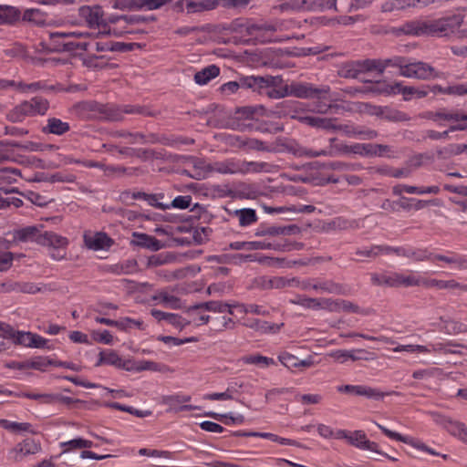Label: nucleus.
Wrapping results in <instances>:
<instances>
[{
  "instance_id": "nucleus-51",
  "label": "nucleus",
  "mask_w": 467,
  "mask_h": 467,
  "mask_svg": "<svg viewBox=\"0 0 467 467\" xmlns=\"http://www.w3.org/2000/svg\"><path fill=\"white\" fill-rule=\"evenodd\" d=\"M205 416L213 418V419L218 420H223L224 419L225 420L223 422L225 424H230V423H233V424H242V423L244 422V417L243 415H241V414H238L236 416H233L232 413L218 414L216 412H206Z\"/></svg>"
},
{
  "instance_id": "nucleus-2",
  "label": "nucleus",
  "mask_w": 467,
  "mask_h": 467,
  "mask_svg": "<svg viewBox=\"0 0 467 467\" xmlns=\"http://www.w3.org/2000/svg\"><path fill=\"white\" fill-rule=\"evenodd\" d=\"M273 165L264 161H246L240 159H227L216 161L208 170L221 174H249L269 172Z\"/></svg>"
},
{
  "instance_id": "nucleus-31",
  "label": "nucleus",
  "mask_w": 467,
  "mask_h": 467,
  "mask_svg": "<svg viewBox=\"0 0 467 467\" xmlns=\"http://www.w3.org/2000/svg\"><path fill=\"white\" fill-rule=\"evenodd\" d=\"M41 231L37 226L30 225L14 232V239L19 242H36L38 244V237H41Z\"/></svg>"
},
{
  "instance_id": "nucleus-64",
  "label": "nucleus",
  "mask_w": 467,
  "mask_h": 467,
  "mask_svg": "<svg viewBox=\"0 0 467 467\" xmlns=\"http://www.w3.org/2000/svg\"><path fill=\"white\" fill-rule=\"evenodd\" d=\"M307 0H289L282 5L283 10L306 11Z\"/></svg>"
},
{
  "instance_id": "nucleus-1",
  "label": "nucleus",
  "mask_w": 467,
  "mask_h": 467,
  "mask_svg": "<svg viewBox=\"0 0 467 467\" xmlns=\"http://www.w3.org/2000/svg\"><path fill=\"white\" fill-rule=\"evenodd\" d=\"M463 23L462 15H452L438 19L414 20L404 24L400 30L411 36H445L453 33Z\"/></svg>"
},
{
  "instance_id": "nucleus-59",
  "label": "nucleus",
  "mask_w": 467,
  "mask_h": 467,
  "mask_svg": "<svg viewBox=\"0 0 467 467\" xmlns=\"http://www.w3.org/2000/svg\"><path fill=\"white\" fill-rule=\"evenodd\" d=\"M234 307H238L243 313H251L254 315L266 316L268 315V311L265 310L263 306L255 305V304H237L234 305Z\"/></svg>"
},
{
  "instance_id": "nucleus-55",
  "label": "nucleus",
  "mask_w": 467,
  "mask_h": 467,
  "mask_svg": "<svg viewBox=\"0 0 467 467\" xmlns=\"http://www.w3.org/2000/svg\"><path fill=\"white\" fill-rule=\"evenodd\" d=\"M2 427L7 431H10L12 432H32L31 430V424L27 422H16V421H10L7 420H4L1 422Z\"/></svg>"
},
{
  "instance_id": "nucleus-15",
  "label": "nucleus",
  "mask_w": 467,
  "mask_h": 467,
  "mask_svg": "<svg viewBox=\"0 0 467 467\" xmlns=\"http://www.w3.org/2000/svg\"><path fill=\"white\" fill-rule=\"evenodd\" d=\"M348 442L360 450H368L379 453L380 455L386 456L389 459L395 461L396 459L388 456L386 453L379 450L378 443L374 441H370L368 440L365 432L363 431H355L350 433Z\"/></svg>"
},
{
  "instance_id": "nucleus-45",
  "label": "nucleus",
  "mask_w": 467,
  "mask_h": 467,
  "mask_svg": "<svg viewBox=\"0 0 467 467\" xmlns=\"http://www.w3.org/2000/svg\"><path fill=\"white\" fill-rule=\"evenodd\" d=\"M113 138H124L130 144H146L145 135L140 132H129L127 130H116L110 133Z\"/></svg>"
},
{
  "instance_id": "nucleus-44",
  "label": "nucleus",
  "mask_w": 467,
  "mask_h": 467,
  "mask_svg": "<svg viewBox=\"0 0 467 467\" xmlns=\"http://www.w3.org/2000/svg\"><path fill=\"white\" fill-rule=\"evenodd\" d=\"M153 300H158L166 307L171 309H180L182 307L181 299L173 295H170L167 292H160L153 296Z\"/></svg>"
},
{
  "instance_id": "nucleus-60",
  "label": "nucleus",
  "mask_w": 467,
  "mask_h": 467,
  "mask_svg": "<svg viewBox=\"0 0 467 467\" xmlns=\"http://www.w3.org/2000/svg\"><path fill=\"white\" fill-rule=\"evenodd\" d=\"M130 26H127L124 23L119 24L118 26H109L107 30L108 35H113L117 37L123 36L126 34H133V33H143V31H135L130 28Z\"/></svg>"
},
{
  "instance_id": "nucleus-10",
  "label": "nucleus",
  "mask_w": 467,
  "mask_h": 467,
  "mask_svg": "<svg viewBox=\"0 0 467 467\" xmlns=\"http://www.w3.org/2000/svg\"><path fill=\"white\" fill-rule=\"evenodd\" d=\"M79 17L89 28L106 29L107 23L100 5H82L78 8Z\"/></svg>"
},
{
  "instance_id": "nucleus-34",
  "label": "nucleus",
  "mask_w": 467,
  "mask_h": 467,
  "mask_svg": "<svg viewBox=\"0 0 467 467\" xmlns=\"http://www.w3.org/2000/svg\"><path fill=\"white\" fill-rule=\"evenodd\" d=\"M38 244L47 246L48 248L67 247L68 241L66 237L53 232H45L41 234V237H38Z\"/></svg>"
},
{
  "instance_id": "nucleus-52",
  "label": "nucleus",
  "mask_w": 467,
  "mask_h": 467,
  "mask_svg": "<svg viewBox=\"0 0 467 467\" xmlns=\"http://www.w3.org/2000/svg\"><path fill=\"white\" fill-rule=\"evenodd\" d=\"M243 362L245 364H253L262 368L269 367L275 364V361L271 358H267L261 355H249L243 358Z\"/></svg>"
},
{
  "instance_id": "nucleus-50",
  "label": "nucleus",
  "mask_w": 467,
  "mask_h": 467,
  "mask_svg": "<svg viewBox=\"0 0 467 467\" xmlns=\"http://www.w3.org/2000/svg\"><path fill=\"white\" fill-rule=\"evenodd\" d=\"M113 9L121 11H140L138 0H109Z\"/></svg>"
},
{
  "instance_id": "nucleus-3",
  "label": "nucleus",
  "mask_w": 467,
  "mask_h": 467,
  "mask_svg": "<svg viewBox=\"0 0 467 467\" xmlns=\"http://www.w3.org/2000/svg\"><path fill=\"white\" fill-rule=\"evenodd\" d=\"M49 109V101L39 96L24 100L14 107L6 115L13 123L23 122L27 117L44 116Z\"/></svg>"
},
{
  "instance_id": "nucleus-27",
  "label": "nucleus",
  "mask_w": 467,
  "mask_h": 467,
  "mask_svg": "<svg viewBox=\"0 0 467 467\" xmlns=\"http://www.w3.org/2000/svg\"><path fill=\"white\" fill-rule=\"evenodd\" d=\"M405 192L410 194H438L440 192L439 186H429V187H416L406 184H398L392 188V192L395 195H401Z\"/></svg>"
},
{
  "instance_id": "nucleus-36",
  "label": "nucleus",
  "mask_w": 467,
  "mask_h": 467,
  "mask_svg": "<svg viewBox=\"0 0 467 467\" xmlns=\"http://www.w3.org/2000/svg\"><path fill=\"white\" fill-rule=\"evenodd\" d=\"M218 0H187V14L202 13L215 9Z\"/></svg>"
},
{
  "instance_id": "nucleus-8",
  "label": "nucleus",
  "mask_w": 467,
  "mask_h": 467,
  "mask_svg": "<svg viewBox=\"0 0 467 467\" xmlns=\"http://www.w3.org/2000/svg\"><path fill=\"white\" fill-rule=\"evenodd\" d=\"M245 31L246 34L257 43L265 44L277 41L275 37L277 26L271 23H247Z\"/></svg>"
},
{
  "instance_id": "nucleus-5",
  "label": "nucleus",
  "mask_w": 467,
  "mask_h": 467,
  "mask_svg": "<svg viewBox=\"0 0 467 467\" xmlns=\"http://www.w3.org/2000/svg\"><path fill=\"white\" fill-rule=\"evenodd\" d=\"M400 75L405 78L430 80L441 78L444 74L423 61H406Z\"/></svg>"
},
{
  "instance_id": "nucleus-48",
  "label": "nucleus",
  "mask_w": 467,
  "mask_h": 467,
  "mask_svg": "<svg viewBox=\"0 0 467 467\" xmlns=\"http://www.w3.org/2000/svg\"><path fill=\"white\" fill-rule=\"evenodd\" d=\"M128 371L140 372L144 370L159 371L161 370L160 364L150 360H140L133 363L130 367L127 368Z\"/></svg>"
},
{
  "instance_id": "nucleus-25",
  "label": "nucleus",
  "mask_w": 467,
  "mask_h": 467,
  "mask_svg": "<svg viewBox=\"0 0 467 467\" xmlns=\"http://www.w3.org/2000/svg\"><path fill=\"white\" fill-rule=\"evenodd\" d=\"M150 314L156 320H164L167 323L172 325L176 328L182 329L183 327L190 324V322H187L185 318H183L178 314L166 313L158 309H152L150 311Z\"/></svg>"
},
{
  "instance_id": "nucleus-33",
  "label": "nucleus",
  "mask_w": 467,
  "mask_h": 467,
  "mask_svg": "<svg viewBox=\"0 0 467 467\" xmlns=\"http://www.w3.org/2000/svg\"><path fill=\"white\" fill-rule=\"evenodd\" d=\"M231 215L238 220L241 227H247L256 223L258 216L255 210L252 208L237 209L231 213Z\"/></svg>"
},
{
  "instance_id": "nucleus-22",
  "label": "nucleus",
  "mask_w": 467,
  "mask_h": 467,
  "mask_svg": "<svg viewBox=\"0 0 467 467\" xmlns=\"http://www.w3.org/2000/svg\"><path fill=\"white\" fill-rule=\"evenodd\" d=\"M85 245L94 251L109 247L112 240L105 233H86L83 236Z\"/></svg>"
},
{
  "instance_id": "nucleus-12",
  "label": "nucleus",
  "mask_w": 467,
  "mask_h": 467,
  "mask_svg": "<svg viewBox=\"0 0 467 467\" xmlns=\"http://www.w3.org/2000/svg\"><path fill=\"white\" fill-rule=\"evenodd\" d=\"M372 92L379 94H398L401 93L405 100H410L412 96L418 99L425 98L429 91L425 88H418L415 87L402 86L401 83L397 82L393 85H386L383 88H371Z\"/></svg>"
},
{
  "instance_id": "nucleus-43",
  "label": "nucleus",
  "mask_w": 467,
  "mask_h": 467,
  "mask_svg": "<svg viewBox=\"0 0 467 467\" xmlns=\"http://www.w3.org/2000/svg\"><path fill=\"white\" fill-rule=\"evenodd\" d=\"M188 165L192 166V168L194 169V173H190L186 170H184L182 171V174H186L187 176L196 180H201L204 176L205 171H207L205 161L194 156L188 159Z\"/></svg>"
},
{
  "instance_id": "nucleus-14",
  "label": "nucleus",
  "mask_w": 467,
  "mask_h": 467,
  "mask_svg": "<svg viewBox=\"0 0 467 467\" xmlns=\"http://www.w3.org/2000/svg\"><path fill=\"white\" fill-rule=\"evenodd\" d=\"M190 400L191 396L183 394L167 395L161 398V403L168 406L167 411L175 413L200 409L198 406L185 404Z\"/></svg>"
},
{
  "instance_id": "nucleus-17",
  "label": "nucleus",
  "mask_w": 467,
  "mask_h": 467,
  "mask_svg": "<svg viewBox=\"0 0 467 467\" xmlns=\"http://www.w3.org/2000/svg\"><path fill=\"white\" fill-rule=\"evenodd\" d=\"M407 58L400 56H395L393 57L386 59H370L369 64L371 72L375 71L379 74H382L385 69L389 67H398L400 72H402V67L405 66Z\"/></svg>"
},
{
  "instance_id": "nucleus-28",
  "label": "nucleus",
  "mask_w": 467,
  "mask_h": 467,
  "mask_svg": "<svg viewBox=\"0 0 467 467\" xmlns=\"http://www.w3.org/2000/svg\"><path fill=\"white\" fill-rule=\"evenodd\" d=\"M134 240L132 243L140 247L150 249L151 251H159L163 247L162 243L156 237L147 234L134 233Z\"/></svg>"
},
{
  "instance_id": "nucleus-11",
  "label": "nucleus",
  "mask_w": 467,
  "mask_h": 467,
  "mask_svg": "<svg viewBox=\"0 0 467 467\" xmlns=\"http://www.w3.org/2000/svg\"><path fill=\"white\" fill-rule=\"evenodd\" d=\"M341 393H350L357 396H364L374 400H380L386 396L399 395L396 391L383 392L379 389L371 388L364 385H341L337 388Z\"/></svg>"
},
{
  "instance_id": "nucleus-32",
  "label": "nucleus",
  "mask_w": 467,
  "mask_h": 467,
  "mask_svg": "<svg viewBox=\"0 0 467 467\" xmlns=\"http://www.w3.org/2000/svg\"><path fill=\"white\" fill-rule=\"evenodd\" d=\"M441 120L456 123H467V114L456 110L442 108L439 109L438 124L442 125Z\"/></svg>"
},
{
  "instance_id": "nucleus-24",
  "label": "nucleus",
  "mask_w": 467,
  "mask_h": 467,
  "mask_svg": "<svg viewBox=\"0 0 467 467\" xmlns=\"http://www.w3.org/2000/svg\"><path fill=\"white\" fill-rule=\"evenodd\" d=\"M70 130L68 122L63 121L62 119L51 117L47 119V124L42 128L44 134H53L57 136H62L67 133Z\"/></svg>"
},
{
  "instance_id": "nucleus-19",
  "label": "nucleus",
  "mask_w": 467,
  "mask_h": 467,
  "mask_svg": "<svg viewBox=\"0 0 467 467\" xmlns=\"http://www.w3.org/2000/svg\"><path fill=\"white\" fill-rule=\"evenodd\" d=\"M233 307H234V305H230L222 301L212 300L190 306L187 310V313L194 314V312L197 310H206L213 313L228 312L230 315H233Z\"/></svg>"
},
{
  "instance_id": "nucleus-63",
  "label": "nucleus",
  "mask_w": 467,
  "mask_h": 467,
  "mask_svg": "<svg viewBox=\"0 0 467 467\" xmlns=\"http://www.w3.org/2000/svg\"><path fill=\"white\" fill-rule=\"evenodd\" d=\"M205 310H197L194 314H189L192 319L189 321L194 323L196 326L205 325L212 320L213 317L204 314Z\"/></svg>"
},
{
  "instance_id": "nucleus-56",
  "label": "nucleus",
  "mask_w": 467,
  "mask_h": 467,
  "mask_svg": "<svg viewBox=\"0 0 467 467\" xmlns=\"http://www.w3.org/2000/svg\"><path fill=\"white\" fill-rule=\"evenodd\" d=\"M293 305H298L307 309L318 310V298L306 297L305 296H296L290 300Z\"/></svg>"
},
{
  "instance_id": "nucleus-57",
  "label": "nucleus",
  "mask_w": 467,
  "mask_h": 467,
  "mask_svg": "<svg viewBox=\"0 0 467 467\" xmlns=\"http://www.w3.org/2000/svg\"><path fill=\"white\" fill-rule=\"evenodd\" d=\"M173 0H138L140 10L152 11L161 9Z\"/></svg>"
},
{
  "instance_id": "nucleus-38",
  "label": "nucleus",
  "mask_w": 467,
  "mask_h": 467,
  "mask_svg": "<svg viewBox=\"0 0 467 467\" xmlns=\"http://www.w3.org/2000/svg\"><path fill=\"white\" fill-rule=\"evenodd\" d=\"M420 285L425 287H437L438 289H467V285H462L457 281L451 280H438V279H422L420 278Z\"/></svg>"
},
{
  "instance_id": "nucleus-54",
  "label": "nucleus",
  "mask_w": 467,
  "mask_h": 467,
  "mask_svg": "<svg viewBox=\"0 0 467 467\" xmlns=\"http://www.w3.org/2000/svg\"><path fill=\"white\" fill-rule=\"evenodd\" d=\"M212 322H213V328L216 331L234 329V326H235V322L231 317H227L224 316L213 317Z\"/></svg>"
},
{
  "instance_id": "nucleus-47",
  "label": "nucleus",
  "mask_w": 467,
  "mask_h": 467,
  "mask_svg": "<svg viewBox=\"0 0 467 467\" xmlns=\"http://www.w3.org/2000/svg\"><path fill=\"white\" fill-rule=\"evenodd\" d=\"M413 6L414 0H389L382 5L381 9L383 12H392Z\"/></svg>"
},
{
  "instance_id": "nucleus-23",
  "label": "nucleus",
  "mask_w": 467,
  "mask_h": 467,
  "mask_svg": "<svg viewBox=\"0 0 467 467\" xmlns=\"http://www.w3.org/2000/svg\"><path fill=\"white\" fill-rule=\"evenodd\" d=\"M41 451L40 443L36 442L33 439H26L22 442L18 443L13 450L15 453V460L21 461L24 456L36 454Z\"/></svg>"
},
{
  "instance_id": "nucleus-40",
  "label": "nucleus",
  "mask_w": 467,
  "mask_h": 467,
  "mask_svg": "<svg viewBox=\"0 0 467 467\" xmlns=\"http://www.w3.org/2000/svg\"><path fill=\"white\" fill-rule=\"evenodd\" d=\"M5 328H7V330L5 332L10 336V339L13 343L30 348L33 333L15 330L11 326Z\"/></svg>"
},
{
  "instance_id": "nucleus-46",
  "label": "nucleus",
  "mask_w": 467,
  "mask_h": 467,
  "mask_svg": "<svg viewBox=\"0 0 467 467\" xmlns=\"http://www.w3.org/2000/svg\"><path fill=\"white\" fill-rule=\"evenodd\" d=\"M273 78H275V85L265 88L261 94H265L268 98L275 99H283V98L288 96L287 85H285L280 88H276V87L282 81V79L279 77H273Z\"/></svg>"
},
{
  "instance_id": "nucleus-39",
  "label": "nucleus",
  "mask_w": 467,
  "mask_h": 467,
  "mask_svg": "<svg viewBox=\"0 0 467 467\" xmlns=\"http://www.w3.org/2000/svg\"><path fill=\"white\" fill-rule=\"evenodd\" d=\"M21 12L12 5H0V25H14L20 20Z\"/></svg>"
},
{
  "instance_id": "nucleus-58",
  "label": "nucleus",
  "mask_w": 467,
  "mask_h": 467,
  "mask_svg": "<svg viewBox=\"0 0 467 467\" xmlns=\"http://www.w3.org/2000/svg\"><path fill=\"white\" fill-rule=\"evenodd\" d=\"M104 357L106 364L114 366L119 368H123L127 370V365L124 360L113 350L104 351Z\"/></svg>"
},
{
  "instance_id": "nucleus-21",
  "label": "nucleus",
  "mask_w": 467,
  "mask_h": 467,
  "mask_svg": "<svg viewBox=\"0 0 467 467\" xmlns=\"http://www.w3.org/2000/svg\"><path fill=\"white\" fill-rule=\"evenodd\" d=\"M443 262L451 265L453 269H467V258L452 251H448L445 254H433L432 263Z\"/></svg>"
},
{
  "instance_id": "nucleus-41",
  "label": "nucleus",
  "mask_w": 467,
  "mask_h": 467,
  "mask_svg": "<svg viewBox=\"0 0 467 467\" xmlns=\"http://www.w3.org/2000/svg\"><path fill=\"white\" fill-rule=\"evenodd\" d=\"M20 18L23 22L34 26H44L46 24V14L37 8L26 9Z\"/></svg>"
},
{
  "instance_id": "nucleus-4",
  "label": "nucleus",
  "mask_w": 467,
  "mask_h": 467,
  "mask_svg": "<svg viewBox=\"0 0 467 467\" xmlns=\"http://www.w3.org/2000/svg\"><path fill=\"white\" fill-rule=\"evenodd\" d=\"M275 85V78L272 76H246L241 77L236 81H229L221 86V90L227 95L235 93L239 88H250L262 93L265 88Z\"/></svg>"
},
{
  "instance_id": "nucleus-6",
  "label": "nucleus",
  "mask_w": 467,
  "mask_h": 467,
  "mask_svg": "<svg viewBox=\"0 0 467 467\" xmlns=\"http://www.w3.org/2000/svg\"><path fill=\"white\" fill-rule=\"evenodd\" d=\"M288 96L298 99H322L330 91L329 86L316 87L307 82H292L287 85Z\"/></svg>"
},
{
  "instance_id": "nucleus-49",
  "label": "nucleus",
  "mask_w": 467,
  "mask_h": 467,
  "mask_svg": "<svg viewBox=\"0 0 467 467\" xmlns=\"http://www.w3.org/2000/svg\"><path fill=\"white\" fill-rule=\"evenodd\" d=\"M448 431L460 439L462 442L467 443V426L464 423L460 421H450Z\"/></svg>"
},
{
  "instance_id": "nucleus-7",
  "label": "nucleus",
  "mask_w": 467,
  "mask_h": 467,
  "mask_svg": "<svg viewBox=\"0 0 467 467\" xmlns=\"http://www.w3.org/2000/svg\"><path fill=\"white\" fill-rule=\"evenodd\" d=\"M229 247L232 250H267V249H274L278 251H291V250H299L303 247L302 244L298 243H287L284 244H273L268 242L265 241H250V242H233L229 244Z\"/></svg>"
},
{
  "instance_id": "nucleus-61",
  "label": "nucleus",
  "mask_w": 467,
  "mask_h": 467,
  "mask_svg": "<svg viewBox=\"0 0 467 467\" xmlns=\"http://www.w3.org/2000/svg\"><path fill=\"white\" fill-rule=\"evenodd\" d=\"M192 197L190 195H179L175 197L171 203H167V205H169V209H187L190 207Z\"/></svg>"
},
{
  "instance_id": "nucleus-9",
  "label": "nucleus",
  "mask_w": 467,
  "mask_h": 467,
  "mask_svg": "<svg viewBox=\"0 0 467 467\" xmlns=\"http://www.w3.org/2000/svg\"><path fill=\"white\" fill-rule=\"evenodd\" d=\"M64 32H53L49 34V42L47 43L50 52L72 51L75 49L88 50L87 42H75L67 38Z\"/></svg>"
},
{
  "instance_id": "nucleus-30",
  "label": "nucleus",
  "mask_w": 467,
  "mask_h": 467,
  "mask_svg": "<svg viewBox=\"0 0 467 467\" xmlns=\"http://www.w3.org/2000/svg\"><path fill=\"white\" fill-rule=\"evenodd\" d=\"M244 325L261 334H275L283 326V324L278 325L260 319L247 320L244 323Z\"/></svg>"
},
{
  "instance_id": "nucleus-37",
  "label": "nucleus",
  "mask_w": 467,
  "mask_h": 467,
  "mask_svg": "<svg viewBox=\"0 0 467 467\" xmlns=\"http://www.w3.org/2000/svg\"><path fill=\"white\" fill-rule=\"evenodd\" d=\"M375 113L377 115L381 116L384 119H387L389 121L403 122L410 119L407 113L388 107L376 108Z\"/></svg>"
},
{
  "instance_id": "nucleus-13",
  "label": "nucleus",
  "mask_w": 467,
  "mask_h": 467,
  "mask_svg": "<svg viewBox=\"0 0 467 467\" xmlns=\"http://www.w3.org/2000/svg\"><path fill=\"white\" fill-rule=\"evenodd\" d=\"M371 72L369 58L343 63L337 74L345 78H358L361 74Z\"/></svg>"
},
{
  "instance_id": "nucleus-29",
  "label": "nucleus",
  "mask_w": 467,
  "mask_h": 467,
  "mask_svg": "<svg viewBox=\"0 0 467 467\" xmlns=\"http://www.w3.org/2000/svg\"><path fill=\"white\" fill-rule=\"evenodd\" d=\"M299 121L310 127L321 130H336L338 127L334 123L337 119L305 116L298 118Z\"/></svg>"
},
{
  "instance_id": "nucleus-53",
  "label": "nucleus",
  "mask_w": 467,
  "mask_h": 467,
  "mask_svg": "<svg viewBox=\"0 0 467 467\" xmlns=\"http://www.w3.org/2000/svg\"><path fill=\"white\" fill-rule=\"evenodd\" d=\"M108 407L109 408H112V409H116V410H122V411H126L128 413H130L138 418H145V417H148V416H150L151 415V411L150 410H137L133 407H130V406H126V405H122L120 403H118V402H112V403H109L107 404Z\"/></svg>"
},
{
  "instance_id": "nucleus-26",
  "label": "nucleus",
  "mask_w": 467,
  "mask_h": 467,
  "mask_svg": "<svg viewBox=\"0 0 467 467\" xmlns=\"http://www.w3.org/2000/svg\"><path fill=\"white\" fill-rule=\"evenodd\" d=\"M312 289L321 294H344V288L340 284L327 279L315 278V284H313Z\"/></svg>"
},
{
  "instance_id": "nucleus-20",
  "label": "nucleus",
  "mask_w": 467,
  "mask_h": 467,
  "mask_svg": "<svg viewBox=\"0 0 467 467\" xmlns=\"http://www.w3.org/2000/svg\"><path fill=\"white\" fill-rule=\"evenodd\" d=\"M386 285L398 287V286H416L420 285V278L415 275H405L399 273L386 274V279L384 280Z\"/></svg>"
},
{
  "instance_id": "nucleus-16",
  "label": "nucleus",
  "mask_w": 467,
  "mask_h": 467,
  "mask_svg": "<svg viewBox=\"0 0 467 467\" xmlns=\"http://www.w3.org/2000/svg\"><path fill=\"white\" fill-rule=\"evenodd\" d=\"M376 425L378 426V428L386 436H388L390 439H393V440L400 441H402L404 443L410 444V445H411L412 447H414V448H416L418 450H420V451H427V452H429V453H431L432 455H438V453L435 452L432 449L429 448L424 443H422V442H420L419 441H415L411 437L402 436L401 434H400V433H398L396 431H392L387 429L385 426H383V425H381L379 423H376Z\"/></svg>"
},
{
  "instance_id": "nucleus-42",
  "label": "nucleus",
  "mask_w": 467,
  "mask_h": 467,
  "mask_svg": "<svg viewBox=\"0 0 467 467\" xmlns=\"http://www.w3.org/2000/svg\"><path fill=\"white\" fill-rule=\"evenodd\" d=\"M220 73V69L215 65H211L201 71H198L194 75V80L199 85H205L207 84L211 79L216 78Z\"/></svg>"
},
{
  "instance_id": "nucleus-18",
  "label": "nucleus",
  "mask_w": 467,
  "mask_h": 467,
  "mask_svg": "<svg viewBox=\"0 0 467 467\" xmlns=\"http://www.w3.org/2000/svg\"><path fill=\"white\" fill-rule=\"evenodd\" d=\"M300 233V228L296 225H288V226H265L260 225L255 233L254 235L257 237L265 236V235H271V236H276V235H292V234H297Z\"/></svg>"
},
{
  "instance_id": "nucleus-35",
  "label": "nucleus",
  "mask_w": 467,
  "mask_h": 467,
  "mask_svg": "<svg viewBox=\"0 0 467 467\" xmlns=\"http://www.w3.org/2000/svg\"><path fill=\"white\" fill-rule=\"evenodd\" d=\"M279 361L287 368L293 369L297 368H309L313 365L311 358L300 360L297 357L288 353H281L278 357Z\"/></svg>"
},
{
  "instance_id": "nucleus-62",
  "label": "nucleus",
  "mask_w": 467,
  "mask_h": 467,
  "mask_svg": "<svg viewBox=\"0 0 467 467\" xmlns=\"http://www.w3.org/2000/svg\"><path fill=\"white\" fill-rule=\"evenodd\" d=\"M234 389L233 388H227L224 392H214L204 395L203 399L209 400H228L234 399Z\"/></svg>"
}]
</instances>
